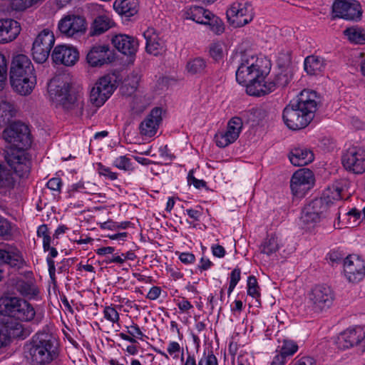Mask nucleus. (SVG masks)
<instances>
[{
  "instance_id": "obj_15",
  "label": "nucleus",
  "mask_w": 365,
  "mask_h": 365,
  "mask_svg": "<svg viewBox=\"0 0 365 365\" xmlns=\"http://www.w3.org/2000/svg\"><path fill=\"white\" fill-rule=\"evenodd\" d=\"M314 184L313 172L308 168L297 170L292 175L290 181V187L296 196L303 197Z\"/></svg>"
},
{
  "instance_id": "obj_28",
  "label": "nucleus",
  "mask_w": 365,
  "mask_h": 365,
  "mask_svg": "<svg viewBox=\"0 0 365 365\" xmlns=\"http://www.w3.org/2000/svg\"><path fill=\"white\" fill-rule=\"evenodd\" d=\"M12 281L14 288L24 297L35 299L39 294L38 287L31 281H26L21 278L13 279Z\"/></svg>"
},
{
  "instance_id": "obj_20",
  "label": "nucleus",
  "mask_w": 365,
  "mask_h": 365,
  "mask_svg": "<svg viewBox=\"0 0 365 365\" xmlns=\"http://www.w3.org/2000/svg\"><path fill=\"white\" fill-rule=\"evenodd\" d=\"M0 264H5L11 268L19 269L24 266L25 260L19 248L7 244L0 247Z\"/></svg>"
},
{
  "instance_id": "obj_34",
  "label": "nucleus",
  "mask_w": 365,
  "mask_h": 365,
  "mask_svg": "<svg viewBox=\"0 0 365 365\" xmlns=\"http://www.w3.org/2000/svg\"><path fill=\"white\" fill-rule=\"evenodd\" d=\"M279 248L278 238L275 235H268L260 245V252L267 256L275 253Z\"/></svg>"
},
{
  "instance_id": "obj_1",
  "label": "nucleus",
  "mask_w": 365,
  "mask_h": 365,
  "mask_svg": "<svg viewBox=\"0 0 365 365\" xmlns=\"http://www.w3.org/2000/svg\"><path fill=\"white\" fill-rule=\"evenodd\" d=\"M9 79L12 88L21 96L29 95L36 84L34 66L25 54H16L12 58Z\"/></svg>"
},
{
  "instance_id": "obj_38",
  "label": "nucleus",
  "mask_w": 365,
  "mask_h": 365,
  "mask_svg": "<svg viewBox=\"0 0 365 365\" xmlns=\"http://www.w3.org/2000/svg\"><path fill=\"white\" fill-rule=\"evenodd\" d=\"M328 208L327 201L322 200L321 197L313 200L304 207L308 213H311L310 212L317 213L319 217H322Z\"/></svg>"
},
{
  "instance_id": "obj_51",
  "label": "nucleus",
  "mask_w": 365,
  "mask_h": 365,
  "mask_svg": "<svg viewBox=\"0 0 365 365\" xmlns=\"http://www.w3.org/2000/svg\"><path fill=\"white\" fill-rule=\"evenodd\" d=\"M8 64L5 56L0 53V87L5 82L7 78Z\"/></svg>"
},
{
  "instance_id": "obj_12",
  "label": "nucleus",
  "mask_w": 365,
  "mask_h": 365,
  "mask_svg": "<svg viewBox=\"0 0 365 365\" xmlns=\"http://www.w3.org/2000/svg\"><path fill=\"white\" fill-rule=\"evenodd\" d=\"M344 168L354 174L365 173V148L351 146L346 149L341 155Z\"/></svg>"
},
{
  "instance_id": "obj_39",
  "label": "nucleus",
  "mask_w": 365,
  "mask_h": 365,
  "mask_svg": "<svg viewBox=\"0 0 365 365\" xmlns=\"http://www.w3.org/2000/svg\"><path fill=\"white\" fill-rule=\"evenodd\" d=\"M349 41L356 44L365 43V31L360 28L351 27L344 31Z\"/></svg>"
},
{
  "instance_id": "obj_48",
  "label": "nucleus",
  "mask_w": 365,
  "mask_h": 365,
  "mask_svg": "<svg viewBox=\"0 0 365 365\" xmlns=\"http://www.w3.org/2000/svg\"><path fill=\"white\" fill-rule=\"evenodd\" d=\"M197 365H218V361L213 351L210 350L207 353L204 352Z\"/></svg>"
},
{
  "instance_id": "obj_18",
  "label": "nucleus",
  "mask_w": 365,
  "mask_h": 365,
  "mask_svg": "<svg viewBox=\"0 0 365 365\" xmlns=\"http://www.w3.org/2000/svg\"><path fill=\"white\" fill-rule=\"evenodd\" d=\"M51 58L57 65L65 66H74L79 59L78 49L70 45L61 44L54 47L51 53Z\"/></svg>"
},
{
  "instance_id": "obj_56",
  "label": "nucleus",
  "mask_w": 365,
  "mask_h": 365,
  "mask_svg": "<svg viewBox=\"0 0 365 365\" xmlns=\"http://www.w3.org/2000/svg\"><path fill=\"white\" fill-rule=\"evenodd\" d=\"M126 328L128 329V334H130L134 339H142L143 336H144V334L142 332L139 326L137 324L133 322L130 327H126Z\"/></svg>"
},
{
  "instance_id": "obj_25",
  "label": "nucleus",
  "mask_w": 365,
  "mask_h": 365,
  "mask_svg": "<svg viewBox=\"0 0 365 365\" xmlns=\"http://www.w3.org/2000/svg\"><path fill=\"white\" fill-rule=\"evenodd\" d=\"M267 76H261L250 81L247 84H244L246 86V92L250 96H261L268 94L274 90V85L269 81H265L264 79Z\"/></svg>"
},
{
  "instance_id": "obj_49",
  "label": "nucleus",
  "mask_w": 365,
  "mask_h": 365,
  "mask_svg": "<svg viewBox=\"0 0 365 365\" xmlns=\"http://www.w3.org/2000/svg\"><path fill=\"white\" fill-rule=\"evenodd\" d=\"M113 165L120 170H133L130 159L125 155L120 156L115 159Z\"/></svg>"
},
{
  "instance_id": "obj_40",
  "label": "nucleus",
  "mask_w": 365,
  "mask_h": 365,
  "mask_svg": "<svg viewBox=\"0 0 365 365\" xmlns=\"http://www.w3.org/2000/svg\"><path fill=\"white\" fill-rule=\"evenodd\" d=\"M341 189L340 187L332 186L331 187H329L323 192L321 199L325 200V201H327L328 207H329L334 201H338L341 199Z\"/></svg>"
},
{
  "instance_id": "obj_52",
  "label": "nucleus",
  "mask_w": 365,
  "mask_h": 365,
  "mask_svg": "<svg viewBox=\"0 0 365 365\" xmlns=\"http://www.w3.org/2000/svg\"><path fill=\"white\" fill-rule=\"evenodd\" d=\"M345 255L341 250H333L329 253L328 256L332 263L339 264L344 262Z\"/></svg>"
},
{
  "instance_id": "obj_5",
  "label": "nucleus",
  "mask_w": 365,
  "mask_h": 365,
  "mask_svg": "<svg viewBox=\"0 0 365 365\" xmlns=\"http://www.w3.org/2000/svg\"><path fill=\"white\" fill-rule=\"evenodd\" d=\"M69 85L64 82L52 80L48 85V92L52 101L56 107H61L66 112L75 114H83L88 112L85 109V102L80 96L69 93Z\"/></svg>"
},
{
  "instance_id": "obj_36",
  "label": "nucleus",
  "mask_w": 365,
  "mask_h": 365,
  "mask_svg": "<svg viewBox=\"0 0 365 365\" xmlns=\"http://www.w3.org/2000/svg\"><path fill=\"white\" fill-rule=\"evenodd\" d=\"M211 12L198 6H191L187 11V19H191L197 24H202L207 19V16L210 15Z\"/></svg>"
},
{
  "instance_id": "obj_31",
  "label": "nucleus",
  "mask_w": 365,
  "mask_h": 365,
  "mask_svg": "<svg viewBox=\"0 0 365 365\" xmlns=\"http://www.w3.org/2000/svg\"><path fill=\"white\" fill-rule=\"evenodd\" d=\"M287 126L292 130H298L307 127L312 120V115H282Z\"/></svg>"
},
{
  "instance_id": "obj_26",
  "label": "nucleus",
  "mask_w": 365,
  "mask_h": 365,
  "mask_svg": "<svg viewBox=\"0 0 365 365\" xmlns=\"http://www.w3.org/2000/svg\"><path fill=\"white\" fill-rule=\"evenodd\" d=\"M291 163L294 166H304L312 163L314 155L312 150L304 146L294 147L288 155Z\"/></svg>"
},
{
  "instance_id": "obj_61",
  "label": "nucleus",
  "mask_w": 365,
  "mask_h": 365,
  "mask_svg": "<svg viewBox=\"0 0 365 365\" xmlns=\"http://www.w3.org/2000/svg\"><path fill=\"white\" fill-rule=\"evenodd\" d=\"M160 287L154 286L149 290L146 297L150 300H155L160 297Z\"/></svg>"
},
{
  "instance_id": "obj_22",
  "label": "nucleus",
  "mask_w": 365,
  "mask_h": 365,
  "mask_svg": "<svg viewBox=\"0 0 365 365\" xmlns=\"http://www.w3.org/2000/svg\"><path fill=\"white\" fill-rule=\"evenodd\" d=\"M146 40V51L154 56L161 54L166 50L165 40L163 36L158 33L153 28H148L143 32Z\"/></svg>"
},
{
  "instance_id": "obj_59",
  "label": "nucleus",
  "mask_w": 365,
  "mask_h": 365,
  "mask_svg": "<svg viewBox=\"0 0 365 365\" xmlns=\"http://www.w3.org/2000/svg\"><path fill=\"white\" fill-rule=\"evenodd\" d=\"M188 183L192 184L196 188L200 189L201 187H205L206 182L203 180H198L195 178L192 172H190L187 177Z\"/></svg>"
},
{
  "instance_id": "obj_46",
  "label": "nucleus",
  "mask_w": 365,
  "mask_h": 365,
  "mask_svg": "<svg viewBox=\"0 0 365 365\" xmlns=\"http://www.w3.org/2000/svg\"><path fill=\"white\" fill-rule=\"evenodd\" d=\"M259 289L256 277L250 276L247 279V294L254 298H257L260 296Z\"/></svg>"
},
{
  "instance_id": "obj_32",
  "label": "nucleus",
  "mask_w": 365,
  "mask_h": 365,
  "mask_svg": "<svg viewBox=\"0 0 365 365\" xmlns=\"http://www.w3.org/2000/svg\"><path fill=\"white\" fill-rule=\"evenodd\" d=\"M114 21L108 16L105 15L97 16L92 24L90 31L91 35H101L114 26Z\"/></svg>"
},
{
  "instance_id": "obj_50",
  "label": "nucleus",
  "mask_w": 365,
  "mask_h": 365,
  "mask_svg": "<svg viewBox=\"0 0 365 365\" xmlns=\"http://www.w3.org/2000/svg\"><path fill=\"white\" fill-rule=\"evenodd\" d=\"M103 314L105 319L112 323H117L119 321L118 312L111 306H107L105 307Z\"/></svg>"
},
{
  "instance_id": "obj_7",
  "label": "nucleus",
  "mask_w": 365,
  "mask_h": 365,
  "mask_svg": "<svg viewBox=\"0 0 365 365\" xmlns=\"http://www.w3.org/2000/svg\"><path fill=\"white\" fill-rule=\"evenodd\" d=\"M26 149L7 147L4 151L6 162L21 178L26 176L31 170V159Z\"/></svg>"
},
{
  "instance_id": "obj_57",
  "label": "nucleus",
  "mask_w": 365,
  "mask_h": 365,
  "mask_svg": "<svg viewBox=\"0 0 365 365\" xmlns=\"http://www.w3.org/2000/svg\"><path fill=\"white\" fill-rule=\"evenodd\" d=\"M46 185L48 188L51 190L60 192L62 185L61 179L59 178H53L48 181Z\"/></svg>"
},
{
  "instance_id": "obj_11",
  "label": "nucleus",
  "mask_w": 365,
  "mask_h": 365,
  "mask_svg": "<svg viewBox=\"0 0 365 365\" xmlns=\"http://www.w3.org/2000/svg\"><path fill=\"white\" fill-rule=\"evenodd\" d=\"M115 89L113 77L110 75L100 78L90 92V101L96 108L102 106Z\"/></svg>"
},
{
  "instance_id": "obj_54",
  "label": "nucleus",
  "mask_w": 365,
  "mask_h": 365,
  "mask_svg": "<svg viewBox=\"0 0 365 365\" xmlns=\"http://www.w3.org/2000/svg\"><path fill=\"white\" fill-rule=\"evenodd\" d=\"M11 227L10 222L0 216V237L10 236Z\"/></svg>"
},
{
  "instance_id": "obj_19",
  "label": "nucleus",
  "mask_w": 365,
  "mask_h": 365,
  "mask_svg": "<svg viewBox=\"0 0 365 365\" xmlns=\"http://www.w3.org/2000/svg\"><path fill=\"white\" fill-rule=\"evenodd\" d=\"M345 275L351 282L361 281L365 275L364 261L356 255H348L344 260Z\"/></svg>"
},
{
  "instance_id": "obj_42",
  "label": "nucleus",
  "mask_w": 365,
  "mask_h": 365,
  "mask_svg": "<svg viewBox=\"0 0 365 365\" xmlns=\"http://www.w3.org/2000/svg\"><path fill=\"white\" fill-rule=\"evenodd\" d=\"M50 257L46 258L48 267V273L51 279L54 280L56 279V267H55V262L52 258L57 257L58 251L53 247H49L48 250Z\"/></svg>"
},
{
  "instance_id": "obj_24",
  "label": "nucleus",
  "mask_w": 365,
  "mask_h": 365,
  "mask_svg": "<svg viewBox=\"0 0 365 365\" xmlns=\"http://www.w3.org/2000/svg\"><path fill=\"white\" fill-rule=\"evenodd\" d=\"M113 46L124 55L133 56L138 48V40L126 34H117L112 38Z\"/></svg>"
},
{
  "instance_id": "obj_35",
  "label": "nucleus",
  "mask_w": 365,
  "mask_h": 365,
  "mask_svg": "<svg viewBox=\"0 0 365 365\" xmlns=\"http://www.w3.org/2000/svg\"><path fill=\"white\" fill-rule=\"evenodd\" d=\"M16 180L10 170L0 163V188L11 190L14 188Z\"/></svg>"
},
{
  "instance_id": "obj_10",
  "label": "nucleus",
  "mask_w": 365,
  "mask_h": 365,
  "mask_svg": "<svg viewBox=\"0 0 365 365\" xmlns=\"http://www.w3.org/2000/svg\"><path fill=\"white\" fill-rule=\"evenodd\" d=\"M54 43L53 33L48 29L42 30L33 43L31 51L34 60L38 63H44L48 59Z\"/></svg>"
},
{
  "instance_id": "obj_4",
  "label": "nucleus",
  "mask_w": 365,
  "mask_h": 365,
  "mask_svg": "<svg viewBox=\"0 0 365 365\" xmlns=\"http://www.w3.org/2000/svg\"><path fill=\"white\" fill-rule=\"evenodd\" d=\"M238 66L236 71V81L240 85L247 84L255 78L267 76L270 71V63L265 58L247 52L240 53L236 56Z\"/></svg>"
},
{
  "instance_id": "obj_45",
  "label": "nucleus",
  "mask_w": 365,
  "mask_h": 365,
  "mask_svg": "<svg viewBox=\"0 0 365 365\" xmlns=\"http://www.w3.org/2000/svg\"><path fill=\"white\" fill-rule=\"evenodd\" d=\"M210 54L216 61L222 60L224 56L223 44L220 42L212 43L210 46Z\"/></svg>"
},
{
  "instance_id": "obj_53",
  "label": "nucleus",
  "mask_w": 365,
  "mask_h": 365,
  "mask_svg": "<svg viewBox=\"0 0 365 365\" xmlns=\"http://www.w3.org/2000/svg\"><path fill=\"white\" fill-rule=\"evenodd\" d=\"M98 172L101 175H104L110 180H115L118 178L116 173H113L109 168L104 166L101 163H98L97 165Z\"/></svg>"
},
{
  "instance_id": "obj_8",
  "label": "nucleus",
  "mask_w": 365,
  "mask_h": 365,
  "mask_svg": "<svg viewBox=\"0 0 365 365\" xmlns=\"http://www.w3.org/2000/svg\"><path fill=\"white\" fill-rule=\"evenodd\" d=\"M319 97L314 91L303 90L296 100L292 101L287 106L283 114L291 111H300L302 114H313L317 112L319 106Z\"/></svg>"
},
{
  "instance_id": "obj_47",
  "label": "nucleus",
  "mask_w": 365,
  "mask_h": 365,
  "mask_svg": "<svg viewBox=\"0 0 365 365\" xmlns=\"http://www.w3.org/2000/svg\"><path fill=\"white\" fill-rule=\"evenodd\" d=\"M41 0H12V5L14 9L24 11L38 4Z\"/></svg>"
},
{
  "instance_id": "obj_13",
  "label": "nucleus",
  "mask_w": 365,
  "mask_h": 365,
  "mask_svg": "<svg viewBox=\"0 0 365 365\" xmlns=\"http://www.w3.org/2000/svg\"><path fill=\"white\" fill-rule=\"evenodd\" d=\"M243 128L242 119L238 116H234L229 120L225 130L217 131L214 140L216 145L224 148L235 143L240 136Z\"/></svg>"
},
{
  "instance_id": "obj_29",
  "label": "nucleus",
  "mask_w": 365,
  "mask_h": 365,
  "mask_svg": "<svg viewBox=\"0 0 365 365\" xmlns=\"http://www.w3.org/2000/svg\"><path fill=\"white\" fill-rule=\"evenodd\" d=\"M161 122V115H146L139 125L140 134L149 138L154 136L157 133Z\"/></svg>"
},
{
  "instance_id": "obj_30",
  "label": "nucleus",
  "mask_w": 365,
  "mask_h": 365,
  "mask_svg": "<svg viewBox=\"0 0 365 365\" xmlns=\"http://www.w3.org/2000/svg\"><path fill=\"white\" fill-rule=\"evenodd\" d=\"M113 8L118 14L130 17L137 14L138 1V0H115Z\"/></svg>"
},
{
  "instance_id": "obj_16",
  "label": "nucleus",
  "mask_w": 365,
  "mask_h": 365,
  "mask_svg": "<svg viewBox=\"0 0 365 365\" xmlns=\"http://www.w3.org/2000/svg\"><path fill=\"white\" fill-rule=\"evenodd\" d=\"M332 13L334 18L356 20L360 19L362 11L356 0H335L332 5Z\"/></svg>"
},
{
  "instance_id": "obj_60",
  "label": "nucleus",
  "mask_w": 365,
  "mask_h": 365,
  "mask_svg": "<svg viewBox=\"0 0 365 365\" xmlns=\"http://www.w3.org/2000/svg\"><path fill=\"white\" fill-rule=\"evenodd\" d=\"M180 260L184 264H191L195 260V257L190 252H182L179 256Z\"/></svg>"
},
{
  "instance_id": "obj_33",
  "label": "nucleus",
  "mask_w": 365,
  "mask_h": 365,
  "mask_svg": "<svg viewBox=\"0 0 365 365\" xmlns=\"http://www.w3.org/2000/svg\"><path fill=\"white\" fill-rule=\"evenodd\" d=\"M324 67V61L319 56L312 55L307 56L304 60V70L309 75H318L322 72Z\"/></svg>"
},
{
  "instance_id": "obj_23",
  "label": "nucleus",
  "mask_w": 365,
  "mask_h": 365,
  "mask_svg": "<svg viewBox=\"0 0 365 365\" xmlns=\"http://www.w3.org/2000/svg\"><path fill=\"white\" fill-rule=\"evenodd\" d=\"M111 61L110 49L107 45H95L86 55V62L91 67H101Z\"/></svg>"
},
{
  "instance_id": "obj_64",
  "label": "nucleus",
  "mask_w": 365,
  "mask_h": 365,
  "mask_svg": "<svg viewBox=\"0 0 365 365\" xmlns=\"http://www.w3.org/2000/svg\"><path fill=\"white\" fill-rule=\"evenodd\" d=\"M293 365H315V361L309 356H304L297 360Z\"/></svg>"
},
{
  "instance_id": "obj_63",
  "label": "nucleus",
  "mask_w": 365,
  "mask_h": 365,
  "mask_svg": "<svg viewBox=\"0 0 365 365\" xmlns=\"http://www.w3.org/2000/svg\"><path fill=\"white\" fill-rule=\"evenodd\" d=\"M351 124L357 130H362L365 128V123L356 115L351 118Z\"/></svg>"
},
{
  "instance_id": "obj_14",
  "label": "nucleus",
  "mask_w": 365,
  "mask_h": 365,
  "mask_svg": "<svg viewBox=\"0 0 365 365\" xmlns=\"http://www.w3.org/2000/svg\"><path fill=\"white\" fill-rule=\"evenodd\" d=\"M309 303L315 312H321L328 309L334 299L332 289L324 284L315 286L309 294Z\"/></svg>"
},
{
  "instance_id": "obj_58",
  "label": "nucleus",
  "mask_w": 365,
  "mask_h": 365,
  "mask_svg": "<svg viewBox=\"0 0 365 365\" xmlns=\"http://www.w3.org/2000/svg\"><path fill=\"white\" fill-rule=\"evenodd\" d=\"M214 26L211 31L216 35H220L225 31V24L223 21L219 18H214Z\"/></svg>"
},
{
  "instance_id": "obj_21",
  "label": "nucleus",
  "mask_w": 365,
  "mask_h": 365,
  "mask_svg": "<svg viewBox=\"0 0 365 365\" xmlns=\"http://www.w3.org/2000/svg\"><path fill=\"white\" fill-rule=\"evenodd\" d=\"M364 336L365 329L363 327L348 329L337 336L336 344L341 350L349 349L362 341Z\"/></svg>"
},
{
  "instance_id": "obj_55",
  "label": "nucleus",
  "mask_w": 365,
  "mask_h": 365,
  "mask_svg": "<svg viewBox=\"0 0 365 365\" xmlns=\"http://www.w3.org/2000/svg\"><path fill=\"white\" fill-rule=\"evenodd\" d=\"M17 112L16 106L11 102L1 101L0 103V114H11Z\"/></svg>"
},
{
  "instance_id": "obj_6",
  "label": "nucleus",
  "mask_w": 365,
  "mask_h": 365,
  "mask_svg": "<svg viewBox=\"0 0 365 365\" xmlns=\"http://www.w3.org/2000/svg\"><path fill=\"white\" fill-rule=\"evenodd\" d=\"M3 139L10 144L9 147L29 148L32 144V137L27 125L20 121L11 123L2 133Z\"/></svg>"
},
{
  "instance_id": "obj_37",
  "label": "nucleus",
  "mask_w": 365,
  "mask_h": 365,
  "mask_svg": "<svg viewBox=\"0 0 365 365\" xmlns=\"http://www.w3.org/2000/svg\"><path fill=\"white\" fill-rule=\"evenodd\" d=\"M206 67L207 63L205 60L202 58L197 57L187 61L186 70L191 75L201 74L205 72Z\"/></svg>"
},
{
  "instance_id": "obj_27",
  "label": "nucleus",
  "mask_w": 365,
  "mask_h": 365,
  "mask_svg": "<svg viewBox=\"0 0 365 365\" xmlns=\"http://www.w3.org/2000/svg\"><path fill=\"white\" fill-rule=\"evenodd\" d=\"M19 24L13 19L0 20V43L13 41L20 33Z\"/></svg>"
},
{
  "instance_id": "obj_44",
  "label": "nucleus",
  "mask_w": 365,
  "mask_h": 365,
  "mask_svg": "<svg viewBox=\"0 0 365 365\" xmlns=\"http://www.w3.org/2000/svg\"><path fill=\"white\" fill-rule=\"evenodd\" d=\"M308 213L307 210L303 209L301 215V220L303 224L308 226H314L316 223L320 221L321 217H319L317 213L312 212Z\"/></svg>"
},
{
  "instance_id": "obj_2",
  "label": "nucleus",
  "mask_w": 365,
  "mask_h": 365,
  "mask_svg": "<svg viewBox=\"0 0 365 365\" xmlns=\"http://www.w3.org/2000/svg\"><path fill=\"white\" fill-rule=\"evenodd\" d=\"M11 318L21 322H34L38 324L43 314L36 313L34 307L26 300L19 297L4 295L0 297V325L6 324L4 318Z\"/></svg>"
},
{
  "instance_id": "obj_3",
  "label": "nucleus",
  "mask_w": 365,
  "mask_h": 365,
  "mask_svg": "<svg viewBox=\"0 0 365 365\" xmlns=\"http://www.w3.org/2000/svg\"><path fill=\"white\" fill-rule=\"evenodd\" d=\"M57 340L48 327L36 334L29 349L31 360L34 365L50 364L57 356Z\"/></svg>"
},
{
  "instance_id": "obj_17",
  "label": "nucleus",
  "mask_w": 365,
  "mask_h": 365,
  "mask_svg": "<svg viewBox=\"0 0 365 365\" xmlns=\"http://www.w3.org/2000/svg\"><path fill=\"white\" fill-rule=\"evenodd\" d=\"M58 29L66 37H73L85 32L86 22L83 16L68 14L59 21Z\"/></svg>"
},
{
  "instance_id": "obj_41",
  "label": "nucleus",
  "mask_w": 365,
  "mask_h": 365,
  "mask_svg": "<svg viewBox=\"0 0 365 365\" xmlns=\"http://www.w3.org/2000/svg\"><path fill=\"white\" fill-rule=\"evenodd\" d=\"M292 79V74L287 69L282 70L280 73L276 75L274 81H269L274 85V88L277 86L284 87L286 86Z\"/></svg>"
},
{
  "instance_id": "obj_43",
  "label": "nucleus",
  "mask_w": 365,
  "mask_h": 365,
  "mask_svg": "<svg viewBox=\"0 0 365 365\" xmlns=\"http://www.w3.org/2000/svg\"><path fill=\"white\" fill-rule=\"evenodd\" d=\"M298 349V346L292 341L284 340L280 349V354L287 356L293 355Z\"/></svg>"
},
{
  "instance_id": "obj_9",
  "label": "nucleus",
  "mask_w": 365,
  "mask_h": 365,
  "mask_svg": "<svg viewBox=\"0 0 365 365\" xmlns=\"http://www.w3.org/2000/svg\"><path fill=\"white\" fill-rule=\"evenodd\" d=\"M227 21L235 28L245 26L251 22L254 17L253 7L250 2H234L227 10Z\"/></svg>"
},
{
  "instance_id": "obj_62",
  "label": "nucleus",
  "mask_w": 365,
  "mask_h": 365,
  "mask_svg": "<svg viewBox=\"0 0 365 365\" xmlns=\"http://www.w3.org/2000/svg\"><path fill=\"white\" fill-rule=\"evenodd\" d=\"M211 249L213 255L217 257L221 258L225 255L226 252L225 248L220 245H212Z\"/></svg>"
}]
</instances>
